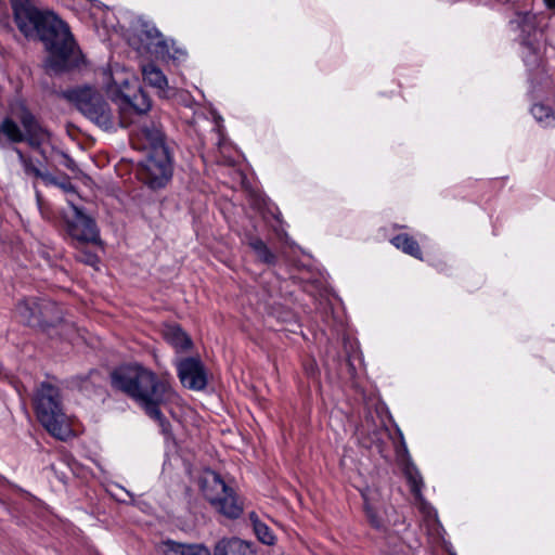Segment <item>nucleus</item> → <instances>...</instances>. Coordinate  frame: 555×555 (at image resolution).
Wrapping results in <instances>:
<instances>
[{
    "label": "nucleus",
    "mask_w": 555,
    "mask_h": 555,
    "mask_svg": "<svg viewBox=\"0 0 555 555\" xmlns=\"http://www.w3.org/2000/svg\"><path fill=\"white\" fill-rule=\"evenodd\" d=\"M63 98L103 130H112L116 125L127 128L139 121L152 107L147 93L141 87L131 94L120 92L117 95L118 115L101 92L88 86L65 90Z\"/></svg>",
    "instance_id": "f257e3e1"
},
{
    "label": "nucleus",
    "mask_w": 555,
    "mask_h": 555,
    "mask_svg": "<svg viewBox=\"0 0 555 555\" xmlns=\"http://www.w3.org/2000/svg\"><path fill=\"white\" fill-rule=\"evenodd\" d=\"M109 378L114 390L126 395L143 411L156 404H167L176 396L169 375L158 376L138 362L116 366Z\"/></svg>",
    "instance_id": "f03ea898"
},
{
    "label": "nucleus",
    "mask_w": 555,
    "mask_h": 555,
    "mask_svg": "<svg viewBox=\"0 0 555 555\" xmlns=\"http://www.w3.org/2000/svg\"><path fill=\"white\" fill-rule=\"evenodd\" d=\"M35 39L41 41L48 51L47 66L54 74L73 70L82 63V54L69 26L52 11L46 15Z\"/></svg>",
    "instance_id": "7ed1b4c3"
},
{
    "label": "nucleus",
    "mask_w": 555,
    "mask_h": 555,
    "mask_svg": "<svg viewBox=\"0 0 555 555\" xmlns=\"http://www.w3.org/2000/svg\"><path fill=\"white\" fill-rule=\"evenodd\" d=\"M15 117L7 116L0 122V144L26 143L37 151L47 160L42 145L51 140V131L42 125L39 118L30 111L24 101H20L12 107Z\"/></svg>",
    "instance_id": "20e7f679"
},
{
    "label": "nucleus",
    "mask_w": 555,
    "mask_h": 555,
    "mask_svg": "<svg viewBox=\"0 0 555 555\" xmlns=\"http://www.w3.org/2000/svg\"><path fill=\"white\" fill-rule=\"evenodd\" d=\"M33 404L42 427L52 437L67 440L72 429L66 421L60 388L48 382L40 383L35 389Z\"/></svg>",
    "instance_id": "39448f33"
},
{
    "label": "nucleus",
    "mask_w": 555,
    "mask_h": 555,
    "mask_svg": "<svg viewBox=\"0 0 555 555\" xmlns=\"http://www.w3.org/2000/svg\"><path fill=\"white\" fill-rule=\"evenodd\" d=\"M57 227L74 247L93 245L104 247L96 220L87 212L85 207L68 201V209L59 212Z\"/></svg>",
    "instance_id": "423d86ee"
},
{
    "label": "nucleus",
    "mask_w": 555,
    "mask_h": 555,
    "mask_svg": "<svg viewBox=\"0 0 555 555\" xmlns=\"http://www.w3.org/2000/svg\"><path fill=\"white\" fill-rule=\"evenodd\" d=\"M16 311L26 325L48 335L64 324L62 309L50 299H23L16 305Z\"/></svg>",
    "instance_id": "0eeeda50"
},
{
    "label": "nucleus",
    "mask_w": 555,
    "mask_h": 555,
    "mask_svg": "<svg viewBox=\"0 0 555 555\" xmlns=\"http://www.w3.org/2000/svg\"><path fill=\"white\" fill-rule=\"evenodd\" d=\"M173 159L171 150L147 152L144 159L137 165V178L149 189H164L172 178Z\"/></svg>",
    "instance_id": "6e6552de"
},
{
    "label": "nucleus",
    "mask_w": 555,
    "mask_h": 555,
    "mask_svg": "<svg viewBox=\"0 0 555 555\" xmlns=\"http://www.w3.org/2000/svg\"><path fill=\"white\" fill-rule=\"evenodd\" d=\"M201 489L210 505L227 518L236 519L243 514V503L220 474L212 472L210 478L202 481Z\"/></svg>",
    "instance_id": "1a4fd4ad"
},
{
    "label": "nucleus",
    "mask_w": 555,
    "mask_h": 555,
    "mask_svg": "<svg viewBox=\"0 0 555 555\" xmlns=\"http://www.w3.org/2000/svg\"><path fill=\"white\" fill-rule=\"evenodd\" d=\"M131 47L141 55L154 56L156 59L179 60L185 52L175 49L170 52L168 41L157 27L150 22H141L135 33L130 38Z\"/></svg>",
    "instance_id": "9d476101"
},
{
    "label": "nucleus",
    "mask_w": 555,
    "mask_h": 555,
    "mask_svg": "<svg viewBox=\"0 0 555 555\" xmlns=\"http://www.w3.org/2000/svg\"><path fill=\"white\" fill-rule=\"evenodd\" d=\"M10 4L18 30L26 38L35 39L49 11L38 9L33 0H10Z\"/></svg>",
    "instance_id": "9b49d317"
},
{
    "label": "nucleus",
    "mask_w": 555,
    "mask_h": 555,
    "mask_svg": "<svg viewBox=\"0 0 555 555\" xmlns=\"http://www.w3.org/2000/svg\"><path fill=\"white\" fill-rule=\"evenodd\" d=\"M177 375L183 387L201 391L208 385L205 364L199 357L181 358L176 363Z\"/></svg>",
    "instance_id": "f8f14e48"
},
{
    "label": "nucleus",
    "mask_w": 555,
    "mask_h": 555,
    "mask_svg": "<svg viewBox=\"0 0 555 555\" xmlns=\"http://www.w3.org/2000/svg\"><path fill=\"white\" fill-rule=\"evenodd\" d=\"M147 113L135 124H139L140 137L146 141L149 152L170 150L162 124L157 120H146Z\"/></svg>",
    "instance_id": "ddd939ff"
},
{
    "label": "nucleus",
    "mask_w": 555,
    "mask_h": 555,
    "mask_svg": "<svg viewBox=\"0 0 555 555\" xmlns=\"http://www.w3.org/2000/svg\"><path fill=\"white\" fill-rule=\"evenodd\" d=\"M104 380L103 374L99 370L92 369L85 375L72 377L70 386L86 397H94L104 393Z\"/></svg>",
    "instance_id": "4468645a"
},
{
    "label": "nucleus",
    "mask_w": 555,
    "mask_h": 555,
    "mask_svg": "<svg viewBox=\"0 0 555 555\" xmlns=\"http://www.w3.org/2000/svg\"><path fill=\"white\" fill-rule=\"evenodd\" d=\"M401 451L408 457L404 468H403V474H404V476L408 480V483L410 486L411 493L416 499H418L422 495V488L424 487L423 477H422L418 468L411 461V459L409 456V451H408L406 444L404 442V438H403L402 434L400 433V447L397 450L398 454H400Z\"/></svg>",
    "instance_id": "2eb2a0df"
},
{
    "label": "nucleus",
    "mask_w": 555,
    "mask_h": 555,
    "mask_svg": "<svg viewBox=\"0 0 555 555\" xmlns=\"http://www.w3.org/2000/svg\"><path fill=\"white\" fill-rule=\"evenodd\" d=\"M211 555H256V551L250 542L232 537L220 539Z\"/></svg>",
    "instance_id": "dca6fc26"
},
{
    "label": "nucleus",
    "mask_w": 555,
    "mask_h": 555,
    "mask_svg": "<svg viewBox=\"0 0 555 555\" xmlns=\"http://www.w3.org/2000/svg\"><path fill=\"white\" fill-rule=\"evenodd\" d=\"M163 337L176 352H186L193 348L192 338L177 323L166 324L163 330Z\"/></svg>",
    "instance_id": "f3484780"
},
{
    "label": "nucleus",
    "mask_w": 555,
    "mask_h": 555,
    "mask_svg": "<svg viewBox=\"0 0 555 555\" xmlns=\"http://www.w3.org/2000/svg\"><path fill=\"white\" fill-rule=\"evenodd\" d=\"M243 242L254 251L257 260L267 266H275L278 256L273 253L267 243L257 234L248 232L244 235Z\"/></svg>",
    "instance_id": "a211bd4d"
},
{
    "label": "nucleus",
    "mask_w": 555,
    "mask_h": 555,
    "mask_svg": "<svg viewBox=\"0 0 555 555\" xmlns=\"http://www.w3.org/2000/svg\"><path fill=\"white\" fill-rule=\"evenodd\" d=\"M164 555H211L210 550L201 543L185 544L167 540L163 542Z\"/></svg>",
    "instance_id": "6ab92c4d"
},
{
    "label": "nucleus",
    "mask_w": 555,
    "mask_h": 555,
    "mask_svg": "<svg viewBox=\"0 0 555 555\" xmlns=\"http://www.w3.org/2000/svg\"><path fill=\"white\" fill-rule=\"evenodd\" d=\"M390 243L402 253L414 257L415 259L423 260V251L418 242L408 233H400L395 235Z\"/></svg>",
    "instance_id": "aec40b11"
},
{
    "label": "nucleus",
    "mask_w": 555,
    "mask_h": 555,
    "mask_svg": "<svg viewBox=\"0 0 555 555\" xmlns=\"http://www.w3.org/2000/svg\"><path fill=\"white\" fill-rule=\"evenodd\" d=\"M143 79L151 87L156 88L159 92L166 94L168 80L164 73L153 63H149L142 68Z\"/></svg>",
    "instance_id": "412c9836"
},
{
    "label": "nucleus",
    "mask_w": 555,
    "mask_h": 555,
    "mask_svg": "<svg viewBox=\"0 0 555 555\" xmlns=\"http://www.w3.org/2000/svg\"><path fill=\"white\" fill-rule=\"evenodd\" d=\"M13 151L16 153L18 162L23 166V169H24L26 175H33L36 178L41 179L43 183L44 182H53L54 181L52 179V175L50 172L42 171L38 167H36L34 165L31 158L26 156L21 149L16 147V146H13Z\"/></svg>",
    "instance_id": "4be33fe9"
},
{
    "label": "nucleus",
    "mask_w": 555,
    "mask_h": 555,
    "mask_svg": "<svg viewBox=\"0 0 555 555\" xmlns=\"http://www.w3.org/2000/svg\"><path fill=\"white\" fill-rule=\"evenodd\" d=\"M535 15L530 12H516V18L511 23L516 24L517 28L520 30V39L522 36L534 37L537 33V22Z\"/></svg>",
    "instance_id": "5701e85b"
},
{
    "label": "nucleus",
    "mask_w": 555,
    "mask_h": 555,
    "mask_svg": "<svg viewBox=\"0 0 555 555\" xmlns=\"http://www.w3.org/2000/svg\"><path fill=\"white\" fill-rule=\"evenodd\" d=\"M520 44L525 49L524 61L527 65L533 66L538 64L540 57V44L534 37L522 36Z\"/></svg>",
    "instance_id": "b1692460"
},
{
    "label": "nucleus",
    "mask_w": 555,
    "mask_h": 555,
    "mask_svg": "<svg viewBox=\"0 0 555 555\" xmlns=\"http://www.w3.org/2000/svg\"><path fill=\"white\" fill-rule=\"evenodd\" d=\"M533 117L540 121L545 122L547 126L555 122V114L550 106L542 103H537L531 107Z\"/></svg>",
    "instance_id": "393cba45"
},
{
    "label": "nucleus",
    "mask_w": 555,
    "mask_h": 555,
    "mask_svg": "<svg viewBox=\"0 0 555 555\" xmlns=\"http://www.w3.org/2000/svg\"><path fill=\"white\" fill-rule=\"evenodd\" d=\"M88 245H80L76 248L75 253V259L83 264L90 266V267H96V264L100 262L99 256L90 250Z\"/></svg>",
    "instance_id": "a878e982"
},
{
    "label": "nucleus",
    "mask_w": 555,
    "mask_h": 555,
    "mask_svg": "<svg viewBox=\"0 0 555 555\" xmlns=\"http://www.w3.org/2000/svg\"><path fill=\"white\" fill-rule=\"evenodd\" d=\"M163 404H156L145 410V414L152 420L156 421L162 428L163 434H169L171 429L170 422L163 414L160 408Z\"/></svg>",
    "instance_id": "bb28decb"
},
{
    "label": "nucleus",
    "mask_w": 555,
    "mask_h": 555,
    "mask_svg": "<svg viewBox=\"0 0 555 555\" xmlns=\"http://www.w3.org/2000/svg\"><path fill=\"white\" fill-rule=\"evenodd\" d=\"M254 532L257 535L258 540L263 544H274L275 535L264 522L255 520Z\"/></svg>",
    "instance_id": "cd10ccee"
},
{
    "label": "nucleus",
    "mask_w": 555,
    "mask_h": 555,
    "mask_svg": "<svg viewBox=\"0 0 555 555\" xmlns=\"http://www.w3.org/2000/svg\"><path fill=\"white\" fill-rule=\"evenodd\" d=\"M53 182H44L46 185H55L62 189L66 193H76V186L70 182L68 176H64L62 179L52 175Z\"/></svg>",
    "instance_id": "c85d7f7f"
},
{
    "label": "nucleus",
    "mask_w": 555,
    "mask_h": 555,
    "mask_svg": "<svg viewBox=\"0 0 555 555\" xmlns=\"http://www.w3.org/2000/svg\"><path fill=\"white\" fill-rule=\"evenodd\" d=\"M54 153L57 157V162L60 165L64 166L65 168L73 172L78 170L76 162L67 153L60 150H55Z\"/></svg>",
    "instance_id": "c756f323"
},
{
    "label": "nucleus",
    "mask_w": 555,
    "mask_h": 555,
    "mask_svg": "<svg viewBox=\"0 0 555 555\" xmlns=\"http://www.w3.org/2000/svg\"><path fill=\"white\" fill-rule=\"evenodd\" d=\"M365 514L372 527L379 528L382 526L380 518L378 517L376 512L369 505H365Z\"/></svg>",
    "instance_id": "7c9ffc66"
},
{
    "label": "nucleus",
    "mask_w": 555,
    "mask_h": 555,
    "mask_svg": "<svg viewBox=\"0 0 555 555\" xmlns=\"http://www.w3.org/2000/svg\"><path fill=\"white\" fill-rule=\"evenodd\" d=\"M249 519H250V521H251V524H253V528L255 527V520H256V521H260V520H259V518H258V516H257V514H256L255 512H251V513L249 514Z\"/></svg>",
    "instance_id": "2f4dec72"
},
{
    "label": "nucleus",
    "mask_w": 555,
    "mask_h": 555,
    "mask_svg": "<svg viewBox=\"0 0 555 555\" xmlns=\"http://www.w3.org/2000/svg\"><path fill=\"white\" fill-rule=\"evenodd\" d=\"M548 9L555 10V0H544Z\"/></svg>",
    "instance_id": "473e14b6"
}]
</instances>
